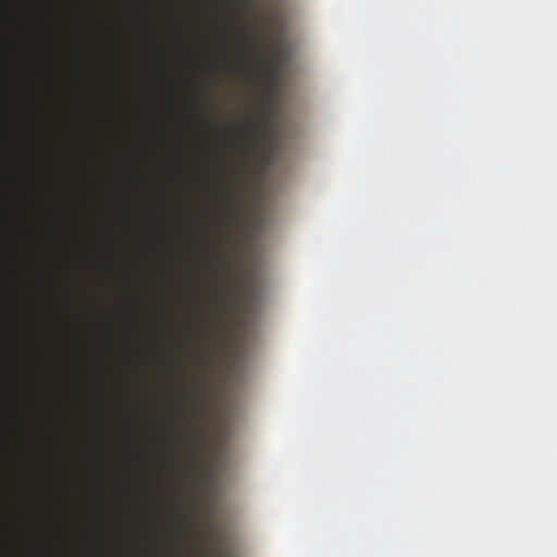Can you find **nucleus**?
<instances>
[{
  "instance_id": "1",
  "label": "nucleus",
  "mask_w": 557,
  "mask_h": 557,
  "mask_svg": "<svg viewBox=\"0 0 557 557\" xmlns=\"http://www.w3.org/2000/svg\"><path fill=\"white\" fill-rule=\"evenodd\" d=\"M245 149L250 150L260 138V125L257 119L249 117L239 129Z\"/></svg>"
},
{
  "instance_id": "2",
  "label": "nucleus",
  "mask_w": 557,
  "mask_h": 557,
  "mask_svg": "<svg viewBox=\"0 0 557 557\" xmlns=\"http://www.w3.org/2000/svg\"><path fill=\"white\" fill-rule=\"evenodd\" d=\"M248 55H249V47L245 42V44L240 45V47H239V57H240L242 62L244 63L245 69L247 67V64H248Z\"/></svg>"
},
{
  "instance_id": "3",
  "label": "nucleus",
  "mask_w": 557,
  "mask_h": 557,
  "mask_svg": "<svg viewBox=\"0 0 557 557\" xmlns=\"http://www.w3.org/2000/svg\"><path fill=\"white\" fill-rule=\"evenodd\" d=\"M233 8V14L236 17H239L240 11H239V3H243L245 5L249 4V0H230Z\"/></svg>"
},
{
  "instance_id": "4",
  "label": "nucleus",
  "mask_w": 557,
  "mask_h": 557,
  "mask_svg": "<svg viewBox=\"0 0 557 557\" xmlns=\"http://www.w3.org/2000/svg\"><path fill=\"white\" fill-rule=\"evenodd\" d=\"M242 294L246 300H250L253 297V288L251 286H247L242 290Z\"/></svg>"
},
{
  "instance_id": "5",
  "label": "nucleus",
  "mask_w": 557,
  "mask_h": 557,
  "mask_svg": "<svg viewBox=\"0 0 557 557\" xmlns=\"http://www.w3.org/2000/svg\"><path fill=\"white\" fill-rule=\"evenodd\" d=\"M216 262L222 270H226V261L221 256L216 257Z\"/></svg>"
},
{
  "instance_id": "6",
  "label": "nucleus",
  "mask_w": 557,
  "mask_h": 557,
  "mask_svg": "<svg viewBox=\"0 0 557 557\" xmlns=\"http://www.w3.org/2000/svg\"><path fill=\"white\" fill-rule=\"evenodd\" d=\"M227 196H228V198H231V199H234V198H235V195H234V193H233V191H228V193H227Z\"/></svg>"
}]
</instances>
